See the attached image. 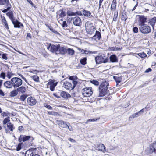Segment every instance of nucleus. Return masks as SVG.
<instances>
[{"label": "nucleus", "mask_w": 156, "mask_h": 156, "mask_svg": "<svg viewBox=\"0 0 156 156\" xmlns=\"http://www.w3.org/2000/svg\"><path fill=\"white\" fill-rule=\"evenodd\" d=\"M6 15L12 22L15 28H20L21 27H22L23 28L24 27L22 23L17 20H16L12 11H9L6 13Z\"/></svg>", "instance_id": "nucleus-1"}, {"label": "nucleus", "mask_w": 156, "mask_h": 156, "mask_svg": "<svg viewBox=\"0 0 156 156\" xmlns=\"http://www.w3.org/2000/svg\"><path fill=\"white\" fill-rule=\"evenodd\" d=\"M108 83L105 80L103 81L101 83L99 87V96L103 97L108 94Z\"/></svg>", "instance_id": "nucleus-2"}, {"label": "nucleus", "mask_w": 156, "mask_h": 156, "mask_svg": "<svg viewBox=\"0 0 156 156\" xmlns=\"http://www.w3.org/2000/svg\"><path fill=\"white\" fill-rule=\"evenodd\" d=\"M41 147L35 148L31 147L26 151L25 154V156H33L34 154L39 153V151H37V150L41 151Z\"/></svg>", "instance_id": "nucleus-3"}, {"label": "nucleus", "mask_w": 156, "mask_h": 156, "mask_svg": "<svg viewBox=\"0 0 156 156\" xmlns=\"http://www.w3.org/2000/svg\"><path fill=\"white\" fill-rule=\"evenodd\" d=\"M58 83V82L55 79H49L48 83L46 84L47 88H49L51 91H54Z\"/></svg>", "instance_id": "nucleus-4"}, {"label": "nucleus", "mask_w": 156, "mask_h": 156, "mask_svg": "<svg viewBox=\"0 0 156 156\" xmlns=\"http://www.w3.org/2000/svg\"><path fill=\"white\" fill-rule=\"evenodd\" d=\"M82 94L84 97H90L93 94L92 88L90 87L84 88L82 90Z\"/></svg>", "instance_id": "nucleus-5"}, {"label": "nucleus", "mask_w": 156, "mask_h": 156, "mask_svg": "<svg viewBox=\"0 0 156 156\" xmlns=\"http://www.w3.org/2000/svg\"><path fill=\"white\" fill-rule=\"evenodd\" d=\"M13 87L14 88H17L22 84V80L18 77H14L11 79Z\"/></svg>", "instance_id": "nucleus-6"}, {"label": "nucleus", "mask_w": 156, "mask_h": 156, "mask_svg": "<svg viewBox=\"0 0 156 156\" xmlns=\"http://www.w3.org/2000/svg\"><path fill=\"white\" fill-rule=\"evenodd\" d=\"M108 59V57L102 55L98 56L95 57L96 63L98 64L107 63Z\"/></svg>", "instance_id": "nucleus-7"}, {"label": "nucleus", "mask_w": 156, "mask_h": 156, "mask_svg": "<svg viewBox=\"0 0 156 156\" xmlns=\"http://www.w3.org/2000/svg\"><path fill=\"white\" fill-rule=\"evenodd\" d=\"M59 46V44L56 45L54 44L52 45L51 43H49L47 47V49L48 50H50L52 53L58 54Z\"/></svg>", "instance_id": "nucleus-8"}, {"label": "nucleus", "mask_w": 156, "mask_h": 156, "mask_svg": "<svg viewBox=\"0 0 156 156\" xmlns=\"http://www.w3.org/2000/svg\"><path fill=\"white\" fill-rule=\"evenodd\" d=\"M139 30L141 33L145 34L150 33L151 30L150 27L146 24L140 26Z\"/></svg>", "instance_id": "nucleus-9"}, {"label": "nucleus", "mask_w": 156, "mask_h": 156, "mask_svg": "<svg viewBox=\"0 0 156 156\" xmlns=\"http://www.w3.org/2000/svg\"><path fill=\"white\" fill-rule=\"evenodd\" d=\"M156 141L150 144L149 145V148L148 150V154H151L154 153L156 154Z\"/></svg>", "instance_id": "nucleus-10"}, {"label": "nucleus", "mask_w": 156, "mask_h": 156, "mask_svg": "<svg viewBox=\"0 0 156 156\" xmlns=\"http://www.w3.org/2000/svg\"><path fill=\"white\" fill-rule=\"evenodd\" d=\"M72 20L74 25L78 26H81L82 21L79 16H76L73 17H72Z\"/></svg>", "instance_id": "nucleus-11"}, {"label": "nucleus", "mask_w": 156, "mask_h": 156, "mask_svg": "<svg viewBox=\"0 0 156 156\" xmlns=\"http://www.w3.org/2000/svg\"><path fill=\"white\" fill-rule=\"evenodd\" d=\"M4 127L5 129V131L6 133H9L10 132H12L15 129L13 124L11 123H9L5 126H4Z\"/></svg>", "instance_id": "nucleus-12"}, {"label": "nucleus", "mask_w": 156, "mask_h": 156, "mask_svg": "<svg viewBox=\"0 0 156 156\" xmlns=\"http://www.w3.org/2000/svg\"><path fill=\"white\" fill-rule=\"evenodd\" d=\"M146 108H144L141 110L139 111L137 113L131 115L129 119V121H131L135 117H137L139 116V114H142L144 112L147 111V110L146 109Z\"/></svg>", "instance_id": "nucleus-13"}, {"label": "nucleus", "mask_w": 156, "mask_h": 156, "mask_svg": "<svg viewBox=\"0 0 156 156\" xmlns=\"http://www.w3.org/2000/svg\"><path fill=\"white\" fill-rule=\"evenodd\" d=\"M37 102L35 98L32 96H30L27 98V104L30 106H32L35 105Z\"/></svg>", "instance_id": "nucleus-14"}, {"label": "nucleus", "mask_w": 156, "mask_h": 156, "mask_svg": "<svg viewBox=\"0 0 156 156\" xmlns=\"http://www.w3.org/2000/svg\"><path fill=\"white\" fill-rule=\"evenodd\" d=\"M96 29V28L93 26H89L87 25L86 30V31L88 34L92 35L94 33Z\"/></svg>", "instance_id": "nucleus-15"}, {"label": "nucleus", "mask_w": 156, "mask_h": 156, "mask_svg": "<svg viewBox=\"0 0 156 156\" xmlns=\"http://www.w3.org/2000/svg\"><path fill=\"white\" fill-rule=\"evenodd\" d=\"M147 18L145 17L144 16H139L138 19L139 25L140 26L143 25H144V23L146 22Z\"/></svg>", "instance_id": "nucleus-16"}, {"label": "nucleus", "mask_w": 156, "mask_h": 156, "mask_svg": "<svg viewBox=\"0 0 156 156\" xmlns=\"http://www.w3.org/2000/svg\"><path fill=\"white\" fill-rule=\"evenodd\" d=\"M56 122L58 125L62 128H67V126H68L66 123L61 120H56Z\"/></svg>", "instance_id": "nucleus-17"}, {"label": "nucleus", "mask_w": 156, "mask_h": 156, "mask_svg": "<svg viewBox=\"0 0 156 156\" xmlns=\"http://www.w3.org/2000/svg\"><path fill=\"white\" fill-rule=\"evenodd\" d=\"M1 18L3 25L8 31L10 32L9 25L5 18L4 16H1Z\"/></svg>", "instance_id": "nucleus-18"}, {"label": "nucleus", "mask_w": 156, "mask_h": 156, "mask_svg": "<svg viewBox=\"0 0 156 156\" xmlns=\"http://www.w3.org/2000/svg\"><path fill=\"white\" fill-rule=\"evenodd\" d=\"M57 16L59 15V17L62 18L66 16V13L65 12V9H62L57 12Z\"/></svg>", "instance_id": "nucleus-19"}, {"label": "nucleus", "mask_w": 156, "mask_h": 156, "mask_svg": "<svg viewBox=\"0 0 156 156\" xmlns=\"http://www.w3.org/2000/svg\"><path fill=\"white\" fill-rule=\"evenodd\" d=\"M63 86L67 90H71L74 89L73 87L72 84L68 81L64 82L63 84Z\"/></svg>", "instance_id": "nucleus-20"}, {"label": "nucleus", "mask_w": 156, "mask_h": 156, "mask_svg": "<svg viewBox=\"0 0 156 156\" xmlns=\"http://www.w3.org/2000/svg\"><path fill=\"white\" fill-rule=\"evenodd\" d=\"M96 149L105 152L106 151L105 145L102 144H99L96 146Z\"/></svg>", "instance_id": "nucleus-21"}, {"label": "nucleus", "mask_w": 156, "mask_h": 156, "mask_svg": "<svg viewBox=\"0 0 156 156\" xmlns=\"http://www.w3.org/2000/svg\"><path fill=\"white\" fill-rule=\"evenodd\" d=\"M58 21L59 23L62 26L63 28L64 29L66 30H69V29L68 28V24L67 22L66 21H63L62 19H60L59 20H58Z\"/></svg>", "instance_id": "nucleus-22"}, {"label": "nucleus", "mask_w": 156, "mask_h": 156, "mask_svg": "<svg viewBox=\"0 0 156 156\" xmlns=\"http://www.w3.org/2000/svg\"><path fill=\"white\" fill-rule=\"evenodd\" d=\"M59 46L58 54L63 55L67 53V48L64 47H61L60 45Z\"/></svg>", "instance_id": "nucleus-23"}, {"label": "nucleus", "mask_w": 156, "mask_h": 156, "mask_svg": "<svg viewBox=\"0 0 156 156\" xmlns=\"http://www.w3.org/2000/svg\"><path fill=\"white\" fill-rule=\"evenodd\" d=\"M4 86L6 88H11L13 87L11 79L10 81H5L4 84Z\"/></svg>", "instance_id": "nucleus-24"}, {"label": "nucleus", "mask_w": 156, "mask_h": 156, "mask_svg": "<svg viewBox=\"0 0 156 156\" xmlns=\"http://www.w3.org/2000/svg\"><path fill=\"white\" fill-rule=\"evenodd\" d=\"M60 95L61 96L65 99H68L71 97L69 94L63 91L61 92Z\"/></svg>", "instance_id": "nucleus-25"}, {"label": "nucleus", "mask_w": 156, "mask_h": 156, "mask_svg": "<svg viewBox=\"0 0 156 156\" xmlns=\"http://www.w3.org/2000/svg\"><path fill=\"white\" fill-rule=\"evenodd\" d=\"M156 21V17H153L149 20L148 23L149 24L151 25L153 28H154V24Z\"/></svg>", "instance_id": "nucleus-26"}, {"label": "nucleus", "mask_w": 156, "mask_h": 156, "mask_svg": "<svg viewBox=\"0 0 156 156\" xmlns=\"http://www.w3.org/2000/svg\"><path fill=\"white\" fill-rule=\"evenodd\" d=\"M95 21L96 19L93 16H91L89 20L88 21H87L86 23H87V25H92L93 23V22H92L95 23Z\"/></svg>", "instance_id": "nucleus-27"}, {"label": "nucleus", "mask_w": 156, "mask_h": 156, "mask_svg": "<svg viewBox=\"0 0 156 156\" xmlns=\"http://www.w3.org/2000/svg\"><path fill=\"white\" fill-rule=\"evenodd\" d=\"M16 89L18 92L22 94L25 93L26 90L25 87L23 86L17 87Z\"/></svg>", "instance_id": "nucleus-28"}, {"label": "nucleus", "mask_w": 156, "mask_h": 156, "mask_svg": "<svg viewBox=\"0 0 156 156\" xmlns=\"http://www.w3.org/2000/svg\"><path fill=\"white\" fill-rule=\"evenodd\" d=\"M110 60L112 62H118V59L115 55H111L110 57Z\"/></svg>", "instance_id": "nucleus-29"}, {"label": "nucleus", "mask_w": 156, "mask_h": 156, "mask_svg": "<svg viewBox=\"0 0 156 156\" xmlns=\"http://www.w3.org/2000/svg\"><path fill=\"white\" fill-rule=\"evenodd\" d=\"M93 37H96L95 40L97 39L99 40L101 37V35L100 32L98 31H96L95 34L93 36Z\"/></svg>", "instance_id": "nucleus-30"}, {"label": "nucleus", "mask_w": 156, "mask_h": 156, "mask_svg": "<svg viewBox=\"0 0 156 156\" xmlns=\"http://www.w3.org/2000/svg\"><path fill=\"white\" fill-rule=\"evenodd\" d=\"M10 118L9 117L7 116L4 119L2 122L3 126L6 125L9 123H11Z\"/></svg>", "instance_id": "nucleus-31"}, {"label": "nucleus", "mask_w": 156, "mask_h": 156, "mask_svg": "<svg viewBox=\"0 0 156 156\" xmlns=\"http://www.w3.org/2000/svg\"><path fill=\"white\" fill-rule=\"evenodd\" d=\"M67 53H68V54L69 55H73L74 54L75 51L72 48H67Z\"/></svg>", "instance_id": "nucleus-32"}, {"label": "nucleus", "mask_w": 156, "mask_h": 156, "mask_svg": "<svg viewBox=\"0 0 156 156\" xmlns=\"http://www.w3.org/2000/svg\"><path fill=\"white\" fill-rule=\"evenodd\" d=\"M18 94V92L17 89H14L10 92V96L11 97H14L16 96Z\"/></svg>", "instance_id": "nucleus-33"}, {"label": "nucleus", "mask_w": 156, "mask_h": 156, "mask_svg": "<svg viewBox=\"0 0 156 156\" xmlns=\"http://www.w3.org/2000/svg\"><path fill=\"white\" fill-rule=\"evenodd\" d=\"M47 112L48 114L49 115H51L56 116H62V115H60L57 112H55L52 111H48Z\"/></svg>", "instance_id": "nucleus-34"}, {"label": "nucleus", "mask_w": 156, "mask_h": 156, "mask_svg": "<svg viewBox=\"0 0 156 156\" xmlns=\"http://www.w3.org/2000/svg\"><path fill=\"white\" fill-rule=\"evenodd\" d=\"M83 14L85 16L88 17L90 16L91 12L86 10H84L82 12Z\"/></svg>", "instance_id": "nucleus-35"}, {"label": "nucleus", "mask_w": 156, "mask_h": 156, "mask_svg": "<svg viewBox=\"0 0 156 156\" xmlns=\"http://www.w3.org/2000/svg\"><path fill=\"white\" fill-rule=\"evenodd\" d=\"M23 142L28 141L31 138H32V140H33V137L30 136L23 135Z\"/></svg>", "instance_id": "nucleus-36"}, {"label": "nucleus", "mask_w": 156, "mask_h": 156, "mask_svg": "<svg viewBox=\"0 0 156 156\" xmlns=\"http://www.w3.org/2000/svg\"><path fill=\"white\" fill-rule=\"evenodd\" d=\"M23 146V143H19L16 146V150L17 151H19L22 148Z\"/></svg>", "instance_id": "nucleus-37"}, {"label": "nucleus", "mask_w": 156, "mask_h": 156, "mask_svg": "<svg viewBox=\"0 0 156 156\" xmlns=\"http://www.w3.org/2000/svg\"><path fill=\"white\" fill-rule=\"evenodd\" d=\"M45 25L52 32H53L55 33V34H58L59 33L57 31H56L51 26H49L48 24H45Z\"/></svg>", "instance_id": "nucleus-38"}, {"label": "nucleus", "mask_w": 156, "mask_h": 156, "mask_svg": "<svg viewBox=\"0 0 156 156\" xmlns=\"http://www.w3.org/2000/svg\"><path fill=\"white\" fill-rule=\"evenodd\" d=\"M87 58L84 57L80 59V62L82 65H85L87 64Z\"/></svg>", "instance_id": "nucleus-39"}, {"label": "nucleus", "mask_w": 156, "mask_h": 156, "mask_svg": "<svg viewBox=\"0 0 156 156\" xmlns=\"http://www.w3.org/2000/svg\"><path fill=\"white\" fill-rule=\"evenodd\" d=\"M31 78L34 81L37 82H39V78L38 76L33 75L31 77Z\"/></svg>", "instance_id": "nucleus-40"}, {"label": "nucleus", "mask_w": 156, "mask_h": 156, "mask_svg": "<svg viewBox=\"0 0 156 156\" xmlns=\"http://www.w3.org/2000/svg\"><path fill=\"white\" fill-rule=\"evenodd\" d=\"M122 49V47H116V46L115 47H111L110 48V49L111 51H118V50H120Z\"/></svg>", "instance_id": "nucleus-41"}, {"label": "nucleus", "mask_w": 156, "mask_h": 156, "mask_svg": "<svg viewBox=\"0 0 156 156\" xmlns=\"http://www.w3.org/2000/svg\"><path fill=\"white\" fill-rule=\"evenodd\" d=\"M9 2V0H0V3L2 5H8Z\"/></svg>", "instance_id": "nucleus-42"}, {"label": "nucleus", "mask_w": 156, "mask_h": 156, "mask_svg": "<svg viewBox=\"0 0 156 156\" xmlns=\"http://www.w3.org/2000/svg\"><path fill=\"white\" fill-rule=\"evenodd\" d=\"M100 119V118L99 117L98 118H97L89 119L87 120L86 121V122H85V123H86V124H87L88 122H89L95 121L97 120H99Z\"/></svg>", "instance_id": "nucleus-43"}, {"label": "nucleus", "mask_w": 156, "mask_h": 156, "mask_svg": "<svg viewBox=\"0 0 156 156\" xmlns=\"http://www.w3.org/2000/svg\"><path fill=\"white\" fill-rule=\"evenodd\" d=\"M118 15V12L117 11H115L114 12V17L113 18V21H116L117 20V18Z\"/></svg>", "instance_id": "nucleus-44"}, {"label": "nucleus", "mask_w": 156, "mask_h": 156, "mask_svg": "<svg viewBox=\"0 0 156 156\" xmlns=\"http://www.w3.org/2000/svg\"><path fill=\"white\" fill-rule=\"evenodd\" d=\"M26 0L27 1V2L30 4L31 6L32 7H34V8H35V9H36L37 8V7L36 6V5H35V4H34L33 3V2H32L31 1V0Z\"/></svg>", "instance_id": "nucleus-45"}, {"label": "nucleus", "mask_w": 156, "mask_h": 156, "mask_svg": "<svg viewBox=\"0 0 156 156\" xmlns=\"http://www.w3.org/2000/svg\"><path fill=\"white\" fill-rule=\"evenodd\" d=\"M138 55L142 58H144L147 56V55L144 52L139 53Z\"/></svg>", "instance_id": "nucleus-46"}, {"label": "nucleus", "mask_w": 156, "mask_h": 156, "mask_svg": "<svg viewBox=\"0 0 156 156\" xmlns=\"http://www.w3.org/2000/svg\"><path fill=\"white\" fill-rule=\"evenodd\" d=\"M13 74L10 72L9 71L7 72V73L6 76L8 79H10Z\"/></svg>", "instance_id": "nucleus-47"}, {"label": "nucleus", "mask_w": 156, "mask_h": 156, "mask_svg": "<svg viewBox=\"0 0 156 156\" xmlns=\"http://www.w3.org/2000/svg\"><path fill=\"white\" fill-rule=\"evenodd\" d=\"M113 78L117 83H120L121 80L119 77L116 76H114Z\"/></svg>", "instance_id": "nucleus-48"}, {"label": "nucleus", "mask_w": 156, "mask_h": 156, "mask_svg": "<svg viewBox=\"0 0 156 156\" xmlns=\"http://www.w3.org/2000/svg\"><path fill=\"white\" fill-rule=\"evenodd\" d=\"M67 14L68 16H73L75 15V13L70 10H68L67 12Z\"/></svg>", "instance_id": "nucleus-49"}, {"label": "nucleus", "mask_w": 156, "mask_h": 156, "mask_svg": "<svg viewBox=\"0 0 156 156\" xmlns=\"http://www.w3.org/2000/svg\"><path fill=\"white\" fill-rule=\"evenodd\" d=\"M27 96L26 94H23L20 96V99L23 101H24L26 98H27Z\"/></svg>", "instance_id": "nucleus-50"}, {"label": "nucleus", "mask_w": 156, "mask_h": 156, "mask_svg": "<svg viewBox=\"0 0 156 156\" xmlns=\"http://www.w3.org/2000/svg\"><path fill=\"white\" fill-rule=\"evenodd\" d=\"M90 83L95 85L98 86L99 85V82L98 81L93 80L90 81Z\"/></svg>", "instance_id": "nucleus-51"}, {"label": "nucleus", "mask_w": 156, "mask_h": 156, "mask_svg": "<svg viewBox=\"0 0 156 156\" xmlns=\"http://www.w3.org/2000/svg\"><path fill=\"white\" fill-rule=\"evenodd\" d=\"M2 55V58L5 60H7L8 59V54L6 53H3L2 54H1Z\"/></svg>", "instance_id": "nucleus-52"}, {"label": "nucleus", "mask_w": 156, "mask_h": 156, "mask_svg": "<svg viewBox=\"0 0 156 156\" xmlns=\"http://www.w3.org/2000/svg\"><path fill=\"white\" fill-rule=\"evenodd\" d=\"M1 115L2 116H3V117L5 116H7L8 115H10V113L9 112H3L2 113Z\"/></svg>", "instance_id": "nucleus-53"}, {"label": "nucleus", "mask_w": 156, "mask_h": 156, "mask_svg": "<svg viewBox=\"0 0 156 156\" xmlns=\"http://www.w3.org/2000/svg\"><path fill=\"white\" fill-rule=\"evenodd\" d=\"M116 7V4L112 3L111 9V10H115Z\"/></svg>", "instance_id": "nucleus-54"}, {"label": "nucleus", "mask_w": 156, "mask_h": 156, "mask_svg": "<svg viewBox=\"0 0 156 156\" xmlns=\"http://www.w3.org/2000/svg\"><path fill=\"white\" fill-rule=\"evenodd\" d=\"M6 77V74L5 72H2L0 74V78H2L3 79H5Z\"/></svg>", "instance_id": "nucleus-55"}, {"label": "nucleus", "mask_w": 156, "mask_h": 156, "mask_svg": "<svg viewBox=\"0 0 156 156\" xmlns=\"http://www.w3.org/2000/svg\"><path fill=\"white\" fill-rule=\"evenodd\" d=\"M127 19V17L126 15L122 14V15L121 20H122L126 21Z\"/></svg>", "instance_id": "nucleus-56"}, {"label": "nucleus", "mask_w": 156, "mask_h": 156, "mask_svg": "<svg viewBox=\"0 0 156 156\" xmlns=\"http://www.w3.org/2000/svg\"><path fill=\"white\" fill-rule=\"evenodd\" d=\"M23 135H21L20 136V137H19L18 139V141L20 143H22V142L23 141Z\"/></svg>", "instance_id": "nucleus-57"}, {"label": "nucleus", "mask_w": 156, "mask_h": 156, "mask_svg": "<svg viewBox=\"0 0 156 156\" xmlns=\"http://www.w3.org/2000/svg\"><path fill=\"white\" fill-rule=\"evenodd\" d=\"M77 78V77L76 76H70L69 78V79L70 80H73H73H75Z\"/></svg>", "instance_id": "nucleus-58"}, {"label": "nucleus", "mask_w": 156, "mask_h": 156, "mask_svg": "<svg viewBox=\"0 0 156 156\" xmlns=\"http://www.w3.org/2000/svg\"><path fill=\"white\" fill-rule=\"evenodd\" d=\"M133 32L135 33H138V29L137 27H135L133 28Z\"/></svg>", "instance_id": "nucleus-59"}, {"label": "nucleus", "mask_w": 156, "mask_h": 156, "mask_svg": "<svg viewBox=\"0 0 156 156\" xmlns=\"http://www.w3.org/2000/svg\"><path fill=\"white\" fill-rule=\"evenodd\" d=\"M73 89H74V88L75 87V86L77 84L78 82H77V81L76 80H73Z\"/></svg>", "instance_id": "nucleus-60"}, {"label": "nucleus", "mask_w": 156, "mask_h": 156, "mask_svg": "<svg viewBox=\"0 0 156 156\" xmlns=\"http://www.w3.org/2000/svg\"><path fill=\"white\" fill-rule=\"evenodd\" d=\"M5 96V94L3 90L0 89V96L2 97H4Z\"/></svg>", "instance_id": "nucleus-61"}, {"label": "nucleus", "mask_w": 156, "mask_h": 156, "mask_svg": "<svg viewBox=\"0 0 156 156\" xmlns=\"http://www.w3.org/2000/svg\"><path fill=\"white\" fill-rule=\"evenodd\" d=\"M18 75H19L22 78V79L25 81L26 83L27 82V81L26 79L24 77L23 75L20 73L18 74Z\"/></svg>", "instance_id": "nucleus-62"}, {"label": "nucleus", "mask_w": 156, "mask_h": 156, "mask_svg": "<svg viewBox=\"0 0 156 156\" xmlns=\"http://www.w3.org/2000/svg\"><path fill=\"white\" fill-rule=\"evenodd\" d=\"M28 38H29L30 39H31L32 38L31 34L30 33H27L26 38L27 39Z\"/></svg>", "instance_id": "nucleus-63"}, {"label": "nucleus", "mask_w": 156, "mask_h": 156, "mask_svg": "<svg viewBox=\"0 0 156 156\" xmlns=\"http://www.w3.org/2000/svg\"><path fill=\"white\" fill-rule=\"evenodd\" d=\"M68 140H69V141H70L71 142H73V143L76 142V140H74L72 138H69L68 139Z\"/></svg>", "instance_id": "nucleus-64"}]
</instances>
